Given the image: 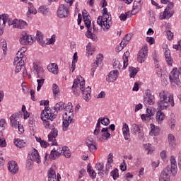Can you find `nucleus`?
I'll use <instances>...</instances> for the list:
<instances>
[{"mask_svg":"<svg viewBox=\"0 0 181 181\" xmlns=\"http://www.w3.org/2000/svg\"><path fill=\"white\" fill-rule=\"evenodd\" d=\"M170 165L167 166L160 173L159 181H170V175L176 176L177 173V165L175 156H171L170 158Z\"/></svg>","mask_w":181,"mask_h":181,"instance_id":"nucleus-1","label":"nucleus"},{"mask_svg":"<svg viewBox=\"0 0 181 181\" xmlns=\"http://www.w3.org/2000/svg\"><path fill=\"white\" fill-rule=\"evenodd\" d=\"M160 99L157 103L159 110H167L168 107H175L173 95L166 90H161L159 93Z\"/></svg>","mask_w":181,"mask_h":181,"instance_id":"nucleus-2","label":"nucleus"},{"mask_svg":"<svg viewBox=\"0 0 181 181\" xmlns=\"http://www.w3.org/2000/svg\"><path fill=\"white\" fill-rule=\"evenodd\" d=\"M112 18L111 17V14L108 13V10L107 8H103V16H99L97 19V23L100 26L104 32L108 30L111 25H112Z\"/></svg>","mask_w":181,"mask_h":181,"instance_id":"nucleus-3","label":"nucleus"},{"mask_svg":"<svg viewBox=\"0 0 181 181\" xmlns=\"http://www.w3.org/2000/svg\"><path fill=\"white\" fill-rule=\"evenodd\" d=\"M82 16L85 26L87 28L86 36L88 37V39H91L93 42L97 40V35L91 33V17L90 16V14L87 13V11L84 10L82 12Z\"/></svg>","mask_w":181,"mask_h":181,"instance_id":"nucleus-4","label":"nucleus"},{"mask_svg":"<svg viewBox=\"0 0 181 181\" xmlns=\"http://www.w3.org/2000/svg\"><path fill=\"white\" fill-rule=\"evenodd\" d=\"M69 112H67V110H65L64 112V115L63 117L64 121L62 123V129L63 131L66 132L69 129V126L70 124L74 122V112L73 111V105L71 103H69Z\"/></svg>","mask_w":181,"mask_h":181,"instance_id":"nucleus-5","label":"nucleus"},{"mask_svg":"<svg viewBox=\"0 0 181 181\" xmlns=\"http://www.w3.org/2000/svg\"><path fill=\"white\" fill-rule=\"evenodd\" d=\"M33 73L37 75V78H41L37 80V91H40V88L45 84V69H43V67L37 66L35 62L33 63Z\"/></svg>","mask_w":181,"mask_h":181,"instance_id":"nucleus-6","label":"nucleus"},{"mask_svg":"<svg viewBox=\"0 0 181 181\" xmlns=\"http://www.w3.org/2000/svg\"><path fill=\"white\" fill-rule=\"evenodd\" d=\"M57 114L47 112V110H42L41 112L40 118L43 122L45 128H49L50 125H54L53 119L57 118Z\"/></svg>","mask_w":181,"mask_h":181,"instance_id":"nucleus-7","label":"nucleus"},{"mask_svg":"<svg viewBox=\"0 0 181 181\" xmlns=\"http://www.w3.org/2000/svg\"><path fill=\"white\" fill-rule=\"evenodd\" d=\"M18 19L12 20L9 18V15L7 13H4L0 15V35H4V28L6 25V22L8 23V26L16 27V21Z\"/></svg>","mask_w":181,"mask_h":181,"instance_id":"nucleus-8","label":"nucleus"},{"mask_svg":"<svg viewBox=\"0 0 181 181\" xmlns=\"http://www.w3.org/2000/svg\"><path fill=\"white\" fill-rule=\"evenodd\" d=\"M85 85L86 81H84V78H82V81H81L79 85L80 90L83 94V99L88 103V101H90V100H91V88H90V86H88L85 88Z\"/></svg>","mask_w":181,"mask_h":181,"instance_id":"nucleus-9","label":"nucleus"},{"mask_svg":"<svg viewBox=\"0 0 181 181\" xmlns=\"http://www.w3.org/2000/svg\"><path fill=\"white\" fill-rule=\"evenodd\" d=\"M26 64V57H21L16 56L14 58L13 64L16 66V73H19L21 70H25V64Z\"/></svg>","mask_w":181,"mask_h":181,"instance_id":"nucleus-10","label":"nucleus"},{"mask_svg":"<svg viewBox=\"0 0 181 181\" xmlns=\"http://www.w3.org/2000/svg\"><path fill=\"white\" fill-rule=\"evenodd\" d=\"M58 18H67L70 15V7L67 4H61L57 10Z\"/></svg>","mask_w":181,"mask_h":181,"instance_id":"nucleus-11","label":"nucleus"},{"mask_svg":"<svg viewBox=\"0 0 181 181\" xmlns=\"http://www.w3.org/2000/svg\"><path fill=\"white\" fill-rule=\"evenodd\" d=\"M19 42L21 45L26 46V45H32L33 43V38L32 37V35H29L28 33L24 31L21 34Z\"/></svg>","mask_w":181,"mask_h":181,"instance_id":"nucleus-12","label":"nucleus"},{"mask_svg":"<svg viewBox=\"0 0 181 181\" xmlns=\"http://www.w3.org/2000/svg\"><path fill=\"white\" fill-rule=\"evenodd\" d=\"M144 103L148 104V105H153L155 104V95L152 94L151 90H147L144 95Z\"/></svg>","mask_w":181,"mask_h":181,"instance_id":"nucleus-13","label":"nucleus"},{"mask_svg":"<svg viewBox=\"0 0 181 181\" xmlns=\"http://www.w3.org/2000/svg\"><path fill=\"white\" fill-rule=\"evenodd\" d=\"M170 81L172 84L180 86V80H179V72L177 68H174L169 76Z\"/></svg>","mask_w":181,"mask_h":181,"instance_id":"nucleus-14","label":"nucleus"},{"mask_svg":"<svg viewBox=\"0 0 181 181\" xmlns=\"http://www.w3.org/2000/svg\"><path fill=\"white\" fill-rule=\"evenodd\" d=\"M103 54H99L96 57V60L91 64L90 76L92 77H94V73H95V70L97 69L98 66H100V64L103 63Z\"/></svg>","mask_w":181,"mask_h":181,"instance_id":"nucleus-15","label":"nucleus"},{"mask_svg":"<svg viewBox=\"0 0 181 181\" xmlns=\"http://www.w3.org/2000/svg\"><path fill=\"white\" fill-rule=\"evenodd\" d=\"M21 117H22V112L13 114L10 117L11 125L13 127V128H18V126L20 124L18 119L21 118Z\"/></svg>","mask_w":181,"mask_h":181,"instance_id":"nucleus-16","label":"nucleus"},{"mask_svg":"<svg viewBox=\"0 0 181 181\" xmlns=\"http://www.w3.org/2000/svg\"><path fill=\"white\" fill-rule=\"evenodd\" d=\"M147 57H148V47H144L139 51V53L137 55V61L139 62V63H144V62L146 60Z\"/></svg>","mask_w":181,"mask_h":181,"instance_id":"nucleus-17","label":"nucleus"},{"mask_svg":"<svg viewBox=\"0 0 181 181\" xmlns=\"http://www.w3.org/2000/svg\"><path fill=\"white\" fill-rule=\"evenodd\" d=\"M81 80H83V77L77 76V78L74 81L72 90L74 91V94L76 97H78V95H80V87L78 86V84L80 86V83H81Z\"/></svg>","mask_w":181,"mask_h":181,"instance_id":"nucleus-18","label":"nucleus"},{"mask_svg":"<svg viewBox=\"0 0 181 181\" xmlns=\"http://www.w3.org/2000/svg\"><path fill=\"white\" fill-rule=\"evenodd\" d=\"M163 49L167 64H168V66H172L173 64V58L170 56V49L168 47V45H163Z\"/></svg>","mask_w":181,"mask_h":181,"instance_id":"nucleus-19","label":"nucleus"},{"mask_svg":"<svg viewBox=\"0 0 181 181\" xmlns=\"http://www.w3.org/2000/svg\"><path fill=\"white\" fill-rule=\"evenodd\" d=\"M8 170L11 173V175H16L18 172H19V166L18 165V163L13 160L9 161L8 163Z\"/></svg>","mask_w":181,"mask_h":181,"instance_id":"nucleus-20","label":"nucleus"},{"mask_svg":"<svg viewBox=\"0 0 181 181\" xmlns=\"http://www.w3.org/2000/svg\"><path fill=\"white\" fill-rule=\"evenodd\" d=\"M56 123H54V125H49V127H45L46 129H51V134H48V141L49 142L53 141V139L56 138L59 134V131H57V129H56Z\"/></svg>","mask_w":181,"mask_h":181,"instance_id":"nucleus-21","label":"nucleus"},{"mask_svg":"<svg viewBox=\"0 0 181 181\" xmlns=\"http://www.w3.org/2000/svg\"><path fill=\"white\" fill-rule=\"evenodd\" d=\"M119 74V72H118V70L111 71L108 75L106 76V81L107 83H114V81H116L117 78H118Z\"/></svg>","mask_w":181,"mask_h":181,"instance_id":"nucleus-22","label":"nucleus"},{"mask_svg":"<svg viewBox=\"0 0 181 181\" xmlns=\"http://www.w3.org/2000/svg\"><path fill=\"white\" fill-rule=\"evenodd\" d=\"M30 160H31V162H36V163H40V162H42L40 156L39 155V152H37V150H36V148L33 149V151L30 156Z\"/></svg>","mask_w":181,"mask_h":181,"instance_id":"nucleus-23","label":"nucleus"},{"mask_svg":"<svg viewBox=\"0 0 181 181\" xmlns=\"http://www.w3.org/2000/svg\"><path fill=\"white\" fill-rule=\"evenodd\" d=\"M86 144L88 147L90 152H95L97 151V146L94 144V139L91 137H88Z\"/></svg>","mask_w":181,"mask_h":181,"instance_id":"nucleus-24","label":"nucleus"},{"mask_svg":"<svg viewBox=\"0 0 181 181\" xmlns=\"http://www.w3.org/2000/svg\"><path fill=\"white\" fill-rule=\"evenodd\" d=\"M153 115H155V111L152 110L151 108H147L146 114L141 115V119H143V121H149L151 117H153Z\"/></svg>","mask_w":181,"mask_h":181,"instance_id":"nucleus-25","label":"nucleus"},{"mask_svg":"<svg viewBox=\"0 0 181 181\" xmlns=\"http://www.w3.org/2000/svg\"><path fill=\"white\" fill-rule=\"evenodd\" d=\"M100 135L101 136H97V138L99 141H101L102 138H103V139H104V138H105V139H108V138L110 136H111L110 132H108V128H107V127L102 129V130L100 132Z\"/></svg>","mask_w":181,"mask_h":181,"instance_id":"nucleus-26","label":"nucleus"},{"mask_svg":"<svg viewBox=\"0 0 181 181\" xmlns=\"http://www.w3.org/2000/svg\"><path fill=\"white\" fill-rule=\"evenodd\" d=\"M63 110H66V104L64 102H59L54 107V114H57V116L59 111H63Z\"/></svg>","mask_w":181,"mask_h":181,"instance_id":"nucleus-27","label":"nucleus"},{"mask_svg":"<svg viewBox=\"0 0 181 181\" xmlns=\"http://www.w3.org/2000/svg\"><path fill=\"white\" fill-rule=\"evenodd\" d=\"M142 4H144V2H142V0H134V3H133V9L132 11H134L136 13H138V12H139V11H141V8H142Z\"/></svg>","mask_w":181,"mask_h":181,"instance_id":"nucleus-28","label":"nucleus"},{"mask_svg":"<svg viewBox=\"0 0 181 181\" xmlns=\"http://www.w3.org/2000/svg\"><path fill=\"white\" fill-rule=\"evenodd\" d=\"M47 69L52 74H59V66L57 65L56 63H52L51 64H49L47 66Z\"/></svg>","mask_w":181,"mask_h":181,"instance_id":"nucleus-29","label":"nucleus"},{"mask_svg":"<svg viewBox=\"0 0 181 181\" xmlns=\"http://www.w3.org/2000/svg\"><path fill=\"white\" fill-rule=\"evenodd\" d=\"M14 145L17 148H25V146H27L28 141H25L24 140H21L19 139H14Z\"/></svg>","mask_w":181,"mask_h":181,"instance_id":"nucleus-30","label":"nucleus"},{"mask_svg":"<svg viewBox=\"0 0 181 181\" xmlns=\"http://www.w3.org/2000/svg\"><path fill=\"white\" fill-rule=\"evenodd\" d=\"M122 132H123L124 139H126V141H128V139H129L130 134H129V127H128V124H127V123H124L123 124Z\"/></svg>","mask_w":181,"mask_h":181,"instance_id":"nucleus-31","label":"nucleus"},{"mask_svg":"<svg viewBox=\"0 0 181 181\" xmlns=\"http://www.w3.org/2000/svg\"><path fill=\"white\" fill-rule=\"evenodd\" d=\"M95 169L98 170V175L99 176H104V163H98L95 165Z\"/></svg>","mask_w":181,"mask_h":181,"instance_id":"nucleus-32","label":"nucleus"},{"mask_svg":"<svg viewBox=\"0 0 181 181\" xmlns=\"http://www.w3.org/2000/svg\"><path fill=\"white\" fill-rule=\"evenodd\" d=\"M168 142L170 145V148L171 149H175L176 147V139L173 134H168Z\"/></svg>","mask_w":181,"mask_h":181,"instance_id":"nucleus-33","label":"nucleus"},{"mask_svg":"<svg viewBox=\"0 0 181 181\" xmlns=\"http://www.w3.org/2000/svg\"><path fill=\"white\" fill-rule=\"evenodd\" d=\"M136 13L133 11V10L132 11V12L127 11L124 14L122 13L119 16V19H120V21H122L123 22H125L127 21V18H131V15H136Z\"/></svg>","mask_w":181,"mask_h":181,"instance_id":"nucleus-34","label":"nucleus"},{"mask_svg":"<svg viewBox=\"0 0 181 181\" xmlns=\"http://www.w3.org/2000/svg\"><path fill=\"white\" fill-rule=\"evenodd\" d=\"M37 13V11L33 6L32 3H29V6H28V12L27 13V16L28 18L30 17V15H36Z\"/></svg>","mask_w":181,"mask_h":181,"instance_id":"nucleus-35","label":"nucleus"},{"mask_svg":"<svg viewBox=\"0 0 181 181\" xmlns=\"http://www.w3.org/2000/svg\"><path fill=\"white\" fill-rule=\"evenodd\" d=\"M156 119L158 124H162V121L165 119V113L162 110L158 111L156 115Z\"/></svg>","mask_w":181,"mask_h":181,"instance_id":"nucleus-36","label":"nucleus"},{"mask_svg":"<svg viewBox=\"0 0 181 181\" xmlns=\"http://www.w3.org/2000/svg\"><path fill=\"white\" fill-rule=\"evenodd\" d=\"M91 164L88 163L87 165V172L92 179H95L97 177V173L93 169H91Z\"/></svg>","mask_w":181,"mask_h":181,"instance_id":"nucleus-37","label":"nucleus"},{"mask_svg":"<svg viewBox=\"0 0 181 181\" xmlns=\"http://www.w3.org/2000/svg\"><path fill=\"white\" fill-rule=\"evenodd\" d=\"M16 22V28L18 29H25L28 26V23L23 20H17Z\"/></svg>","mask_w":181,"mask_h":181,"instance_id":"nucleus-38","label":"nucleus"},{"mask_svg":"<svg viewBox=\"0 0 181 181\" xmlns=\"http://www.w3.org/2000/svg\"><path fill=\"white\" fill-rule=\"evenodd\" d=\"M173 13H175V11H170L169 9L165 8L163 12L162 19H169L170 18H172V16H173Z\"/></svg>","mask_w":181,"mask_h":181,"instance_id":"nucleus-39","label":"nucleus"},{"mask_svg":"<svg viewBox=\"0 0 181 181\" xmlns=\"http://www.w3.org/2000/svg\"><path fill=\"white\" fill-rule=\"evenodd\" d=\"M151 130L150 134L151 135H153L154 136L159 135V132H160V129H159V127H156L153 124H151Z\"/></svg>","mask_w":181,"mask_h":181,"instance_id":"nucleus-40","label":"nucleus"},{"mask_svg":"<svg viewBox=\"0 0 181 181\" xmlns=\"http://www.w3.org/2000/svg\"><path fill=\"white\" fill-rule=\"evenodd\" d=\"M128 57H129V52L126 51L123 55V69L128 67Z\"/></svg>","mask_w":181,"mask_h":181,"instance_id":"nucleus-41","label":"nucleus"},{"mask_svg":"<svg viewBox=\"0 0 181 181\" xmlns=\"http://www.w3.org/2000/svg\"><path fill=\"white\" fill-rule=\"evenodd\" d=\"M38 13H42L44 16H46L49 13V7L47 6H42L38 8Z\"/></svg>","mask_w":181,"mask_h":181,"instance_id":"nucleus-42","label":"nucleus"},{"mask_svg":"<svg viewBox=\"0 0 181 181\" xmlns=\"http://www.w3.org/2000/svg\"><path fill=\"white\" fill-rule=\"evenodd\" d=\"M131 132L132 134H141V128L136 124H133L131 127Z\"/></svg>","mask_w":181,"mask_h":181,"instance_id":"nucleus-43","label":"nucleus"},{"mask_svg":"<svg viewBox=\"0 0 181 181\" xmlns=\"http://www.w3.org/2000/svg\"><path fill=\"white\" fill-rule=\"evenodd\" d=\"M101 120L98 119V122L96 124L95 129L94 130L93 135H95V136H98L100 135V131L101 129Z\"/></svg>","mask_w":181,"mask_h":181,"instance_id":"nucleus-44","label":"nucleus"},{"mask_svg":"<svg viewBox=\"0 0 181 181\" xmlns=\"http://www.w3.org/2000/svg\"><path fill=\"white\" fill-rule=\"evenodd\" d=\"M129 77H131V78H134V77H135V76H136V74H138V70H136V69L134 66H129Z\"/></svg>","mask_w":181,"mask_h":181,"instance_id":"nucleus-45","label":"nucleus"},{"mask_svg":"<svg viewBox=\"0 0 181 181\" xmlns=\"http://www.w3.org/2000/svg\"><path fill=\"white\" fill-rule=\"evenodd\" d=\"M60 156V154L59 152L56 151V148H54L53 150L51 151V153L49 155V158L54 160L57 158H59Z\"/></svg>","mask_w":181,"mask_h":181,"instance_id":"nucleus-46","label":"nucleus"},{"mask_svg":"<svg viewBox=\"0 0 181 181\" xmlns=\"http://www.w3.org/2000/svg\"><path fill=\"white\" fill-rule=\"evenodd\" d=\"M63 154L65 158H71V153L67 146L62 147Z\"/></svg>","mask_w":181,"mask_h":181,"instance_id":"nucleus-47","label":"nucleus"},{"mask_svg":"<svg viewBox=\"0 0 181 181\" xmlns=\"http://www.w3.org/2000/svg\"><path fill=\"white\" fill-rule=\"evenodd\" d=\"M99 121L102 124V125H105V127H107V125H110V119L108 117H100Z\"/></svg>","mask_w":181,"mask_h":181,"instance_id":"nucleus-48","label":"nucleus"},{"mask_svg":"<svg viewBox=\"0 0 181 181\" xmlns=\"http://www.w3.org/2000/svg\"><path fill=\"white\" fill-rule=\"evenodd\" d=\"M110 175L112 177L114 180H117L119 177V174L118 173V170L117 168L114 169L110 173Z\"/></svg>","mask_w":181,"mask_h":181,"instance_id":"nucleus-49","label":"nucleus"},{"mask_svg":"<svg viewBox=\"0 0 181 181\" xmlns=\"http://www.w3.org/2000/svg\"><path fill=\"white\" fill-rule=\"evenodd\" d=\"M36 40L38 43H43V35H42V33L40 31H37Z\"/></svg>","mask_w":181,"mask_h":181,"instance_id":"nucleus-50","label":"nucleus"},{"mask_svg":"<svg viewBox=\"0 0 181 181\" xmlns=\"http://www.w3.org/2000/svg\"><path fill=\"white\" fill-rule=\"evenodd\" d=\"M25 52H26V47H23L20 51L18 52V53L16 54V55L18 57H26L25 56V54H23V53H25Z\"/></svg>","mask_w":181,"mask_h":181,"instance_id":"nucleus-51","label":"nucleus"},{"mask_svg":"<svg viewBox=\"0 0 181 181\" xmlns=\"http://www.w3.org/2000/svg\"><path fill=\"white\" fill-rule=\"evenodd\" d=\"M176 119L175 118H171L168 120V125L170 126V129H175Z\"/></svg>","mask_w":181,"mask_h":181,"instance_id":"nucleus-52","label":"nucleus"},{"mask_svg":"<svg viewBox=\"0 0 181 181\" xmlns=\"http://www.w3.org/2000/svg\"><path fill=\"white\" fill-rule=\"evenodd\" d=\"M52 91L54 95H57V93H59L60 90L59 89V86H57V84L54 83L52 85Z\"/></svg>","mask_w":181,"mask_h":181,"instance_id":"nucleus-53","label":"nucleus"},{"mask_svg":"<svg viewBox=\"0 0 181 181\" xmlns=\"http://www.w3.org/2000/svg\"><path fill=\"white\" fill-rule=\"evenodd\" d=\"M5 124H6V121L4 119H1L0 120V132L5 129Z\"/></svg>","mask_w":181,"mask_h":181,"instance_id":"nucleus-54","label":"nucleus"},{"mask_svg":"<svg viewBox=\"0 0 181 181\" xmlns=\"http://www.w3.org/2000/svg\"><path fill=\"white\" fill-rule=\"evenodd\" d=\"M156 71L158 77H162V69L159 68V64H156Z\"/></svg>","mask_w":181,"mask_h":181,"instance_id":"nucleus-55","label":"nucleus"},{"mask_svg":"<svg viewBox=\"0 0 181 181\" xmlns=\"http://www.w3.org/2000/svg\"><path fill=\"white\" fill-rule=\"evenodd\" d=\"M113 67L114 69H118L119 70L121 69V64L118 59H115L113 62Z\"/></svg>","mask_w":181,"mask_h":181,"instance_id":"nucleus-56","label":"nucleus"},{"mask_svg":"<svg viewBox=\"0 0 181 181\" xmlns=\"http://www.w3.org/2000/svg\"><path fill=\"white\" fill-rule=\"evenodd\" d=\"M144 148H145V149H146V151H148V153H147L148 155H149V154L152 153V152H153V150H152V148L151 147V144H145Z\"/></svg>","mask_w":181,"mask_h":181,"instance_id":"nucleus-57","label":"nucleus"},{"mask_svg":"<svg viewBox=\"0 0 181 181\" xmlns=\"http://www.w3.org/2000/svg\"><path fill=\"white\" fill-rule=\"evenodd\" d=\"M107 163H114V155L110 153L107 157Z\"/></svg>","mask_w":181,"mask_h":181,"instance_id":"nucleus-58","label":"nucleus"},{"mask_svg":"<svg viewBox=\"0 0 181 181\" xmlns=\"http://www.w3.org/2000/svg\"><path fill=\"white\" fill-rule=\"evenodd\" d=\"M26 168L28 170H32V160H30V158H28L26 162Z\"/></svg>","mask_w":181,"mask_h":181,"instance_id":"nucleus-59","label":"nucleus"},{"mask_svg":"<svg viewBox=\"0 0 181 181\" xmlns=\"http://www.w3.org/2000/svg\"><path fill=\"white\" fill-rule=\"evenodd\" d=\"M120 170L122 172H125L127 170V164H125V160H123V162L121 163Z\"/></svg>","mask_w":181,"mask_h":181,"instance_id":"nucleus-60","label":"nucleus"},{"mask_svg":"<svg viewBox=\"0 0 181 181\" xmlns=\"http://www.w3.org/2000/svg\"><path fill=\"white\" fill-rule=\"evenodd\" d=\"M166 34L168 40H172L173 39V33H171L170 30H167Z\"/></svg>","mask_w":181,"mask_h":181,"instance_id":"nucleus-61","label":"nucleus"},{"mask_svg":"<svg viewBox=\"0 0 181 181\" xmlns=\"http://www.w3.org/2000/svg\"><path fill=\"white\" fill-rule=\"evenodd\" d=\"M123 39L124 40H127V42L129 43V41L131 40V39H132V34H127Z\"/></svg>","mask_w":181,"mask_h":181,"instance_id":"nucleus-62","label":"nucleus"},{"mask_svg":"<svg viewBox=\"0 0 181 181\" xmlns=\"http://www.w3.org/2000/svg\"><path fill=\"white\" fill-rule=\"evenodd\" d=\"M173 49H175L176 50H181V40H180L177 42V45H174L173 46Z\"/></svg>","mask_w":181,"mask_h":181,"instance_id":"nucleus-63","label":"nucleus"},{"mask_svg":"<svg viewBox=\"0 0 181 181\" xmlns=\"http://www.w3.org/2000/svg\"><path fill=\"white\" fill-rule=\"evenodd\" d=\"M177 163L179 169H181V153H179L178 158H177Z\"/></svg>","mask_w":181,"mask_h":181,"instance_id":"nucleus-64","label":"nucleus"}]
</instances>
